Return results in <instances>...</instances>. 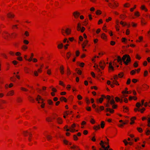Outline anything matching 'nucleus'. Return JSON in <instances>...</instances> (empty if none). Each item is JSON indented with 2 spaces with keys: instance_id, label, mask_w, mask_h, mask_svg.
Listing matches in <instances>:
<instances>
[{
  "instance_id": "obj_1",
  "label": "nucleus",
  "mask_w": 150,
  "mask_h": 150,
  "mask_svg": "<svg viewBox=\"0 0 150 150\" xmlns=\"http://www.w3.org/2000/svg\"><path fill=\"white\" fill-rule=\"evenodd\" d=\"M122 60L126 65H128L131 63V61L130 56L127 54H125L123 56Z\"/></svg>"
},
{
  "instance_id": "obj_2",
  "label": "nucleus",
  "mask_w": 150,
  "mask_h": 150,
  "mask_svg": "<svg viewBox=\"0 0 150 150\" xmlns=\"http://www.w3.org/2000/svg\"><path fill=\"white\" fill-rule=\"evenodd\" d=\"M71 29L69 28H67L65 29L64 28H62L61 30V33L64 36L66 35H70L71 33Z\"/></svg>"
},
{
  "instance_id": "obj_3",
  "label": "nucleus",
  "mask_w": 150,
  "mask_h": 150,
  "mask_svg": "<svg viewBox=\"0 0 150 150\" xmlns=\"http://www.w3.org/2000/svg\"><path fill=\"white\" fill-rule=\"evenodd\" d=\"M2 38L6 40H8L10 39V33L8 32L5 31H3L1 34Z\"/></svg>"
},
{
  "instance_id": "obj_4",
  "label": "nucleus",
  "mask_w": 150,
  "mask_h": 150,
  "mask_svg": "<svg viewBox=\"0 0 150 150\" xmlns=\"http://www.w3.org/2000/svg\"><path fill=\"white\" fill-rule=\"evenodd\" d=\"M79 126V125L78 124L76 125L75 123H73L72 124L71 126L70 127V132H78V130H76L75 129V128L76 127V126Z\"/></svg>"
},
{
  "instance_id": "obj_5",
  "label": "nucleus",
  "mask_w": 150,
  "mask_h": 150,
  "mask_svg": "<svg viewBox=\"0 0 150 150\" xmlns=\"http://www.w3.org/2000/svg\"><path fill=\"white\" fill-rule=\"evenodd\" d=\"M15 92L14 90H11L8 91L6 93V96H12L14 95Z\"/></svg>"
},
{
  "instance_id": "obj_6",
  "label": "nucleus",
  "mask_w": 150,
  "mask_h": 150,
  "mask_svg": "<svg viewBox=\"0 0 150 150\" xmlns=\"http://www.w3.org/2000/svg\"><path fill=\"white\" fill-rule=\"evenodd\" d=\"M122 58L121 59V57L118 56L117 57V59H115L114 60V61L113 62V65H115V62L116 61H117V62L121 65L122 64Z\"/></svg>"
},
{
  "instance_id": "obj_7",
  "label": "nucleus",
  "mask_w": 150,
  "mask_h": 150,
  "mask_svg": "<svg viewBox=\"0 0 150 150\" xmlns=\"http://www.w3.org/2000/svg\"><path fill=\"white\" fill-rule=\"evenodd\" d=\"M70 148L73 150H81L79 146L74 144L70 146Z\"/></svg>"
},
{
  "instance_id": "obj_8",
  "label": "nucleus",
  "mask_w": 150,
  "mask_h": 150,
  "mask_svg": "<svg viewBox=\"0 0 150 150\" xmlns=\"http://www.w3.org/2000/svg\"><path fill=\"white\" fill-rule=\"evenodd\" d=\"M72 14L75 18H77L80 15V13L78 11H75Z\"/></svg>"
},
{
  "instance_id": "obj_9",
  "label": "nucleus",
  "mask_w": 150,
  "mask_h": 150,
  "mask_svg": "<svg viewBox=\"0 0 150 150\" xmlns=\"http://www.w3.org/2000/svg\"><path fill=\"white\" fill-rule=\"evenodd\" d=\"M36 100L38 102V103H42L44 101V100L39 95H38L36 98Z\"/></svg>"
},
{
  "instance_id": "obj_10",
  "label": "nucleus",
  "mask_w": 150,
  "mask_h": 150,
  "mask_svg": "<svg viewBox=\"0 0 150 150\" xmlns=\"http://www.w3.org/2000/svg\"><path fill=\"white\" fill-rule=\"evenodd\" d=\"M113 3V5L112 6H110L111 8L114 9L115 8L119 6V3L117 1H116L114 2Z\"/></svg>"
},
{
  "instance_id": "obj_11",
  "label": "nucleus",
  "mask_w": 150,
  "mask_h": 150,
  "mask_svg": "<svg viewBox=\"0 0 150 150\" xmlns=\"http://www.w3.org/2000/svg\"><path fill=\"white\" fill-rule=\"evenodd\" d=\"M101 38L103 40L107 41V35L104 33H102L101 35Z\"/></svg>"
},
{
  "instance_id": "obj_12",
  "label": "nucleus",
  "mask_w": 150,
  "mask_h": 150,
  "mask_svg": "<svg viewBox=\"0 0 150 150\" xmlns=\"http://www.w3.org/2000/svg\"><path fill=\"white\" fill-rule=\"evenodd\" d=\"M100 144L102 148L104 149V150H109V149L106 148V147L104 145V142L103 141L101 140L100 141Z\"/></svg>"
},
{
  "instance_id": "obj_13",
  "label": "nucleus",
  "mask_w": 150,
  "mask_h": 150,
  "mask_svg": "<svg viewBox=\"0 0 150 150\" xmlns=\"http://www.w3.org/2000/svg\"><path fill=\"white\" fill-rule=\"evenodd\" d=\"M10 39L15 38L17 36V34L15 32H13L10 34Z\"/></svg>"
},
{
  "instance_id": "obj_14",
  "label": "nucleus",
  "mask_w": 150,
  "mask_h": 150,
  "mask_svg": "<svg viewBox=\"0 0 150 150\" xmlns=\"http://www.w3.org/2000/svg\"><path fill=\"white\" fill-rule=\"evenodd\" d=\"M99 66L102 69H104L105 67V64L103 61H101L99 63Z\"/></svg>"
},
{
  "instance_id": "obj_15",
  "label": "nucleus",
  "mask_w": 150,
  "mask_h": 150,
  "mask_svg": "<svg viewBox=\"0 0 150 150\" xmlns=\"http://www.w3.org/2000/svg\"><path fill=\"white\" fill-rule=\"evenodd\" d=\"M109 70L110 71H112L114 70V68L112 66V62H110L109 63Z\"/></svg>"
},
{
  "instance_id": "obj_16",
  "label": "nucleus",
  "mask_w": 150,
  "mask_h": 150,
  "mask_svg": "<svg viewBox=\"0 0 150 150\" xmlns=\"http://www.w3.org/2000/svg\"><path fill=\"white\" fill-rule=\"evenodd\" d=\"M101 97H102L100 98L99 99H97V103H98V102H99L100 103H102V102L103 100V97H105V96L103 95H102L101 96Z\"/></svg>"
},
{
  "instance_id": "obj_17",
  "label": "nucleus",
  "mask_w": 150,
  "mask_h": 150,
  "mask_svg": "<svg viewBox=\"0 0 150 150\" xmlns=\"http://www.w3.org/2000/svg\"><path fill=\"white\" fill-rule=\"evenodd\" d=\"M57 122L59 124H62L63 123V121L62 118L58 117L57 119Z\"/></svg>"
},
{
  "instance_id": "obj_18",
  "label": "nucleus",
  "mask_w": 150,
  "mask_h": 150,
  "mask_svg": "<svg viewBox=\"0 0 150 150\" xmlns=\"http://www.w3.org/2000/svg\"><path fill=\"white\" fill-rule=\"evenodd\" d=\"M140 9L142 10H144L145 12H147L148 11V9L144 5H142L141 7H140Z\"/></svg>"
},
{
  "instance_id": "obj_19",
  "label": "nucleus",
  "mask_w": 150,
  "mask_h": 150,
  "mask_svg": "<svg viewBox=\"0 0 150 150\" xmlns=\"http://www.w3.org/2000/svg\"><path fill=\"white\" fill-rule=\"evenodd\" d=\"M141 24L142 25H146L147 24V22L144 18H142L141 20Z\"/></svg>"
},
{
  "instance_id": "obj_20",
  "label": "nucleus",
  "mask_w": 150,
  "mask_h": 150,
  "mask_svg": "<svg viewBox=\"0 0 150 150\" xmlns=\"http://www.w3.org/2000/svg\"><path fill=\"white\" fill-rule=\"evenodd\" d=\"M64 67L63 65H61L60 67V71L62 74H63L64 73Z\"/></svg>"
},
{
  "instance_id": "obj_21",
  "label": "nucleus",
  "mask_w": 150,
  "mask_h": 150,
  "mask_svg": "<svg viewBox=\"0 0 150 150\" xmlns=\"http://www.w3.org/2000/svg\"><path fill=\"white\" fill-rule=\"evenodd\" d=\"M133 99L134 100H136L137 99V98L136 96H129V100L131 101Z\"/></svg>"
},
{
  "instance_id": "obj_22",
  "label": "nucleus",
  "mask_w": 150,
  "mask_h": 150,
  "mask_svg": "<svg viewBox=\"0 0 150 150\" xmlns=\"http://www.w3.org/2000/svg\"><path fill=\"white\" fill-rule=\"evenodd\" d=\"M111 80L112 81V83L117 86L119 85L120 84L117 80H113L112 79H111Z\"/></svg>"
},
{
  "instance_id": "obj_23",
  "label": "nucleus",
  "mask_w": 150,
  "mask_h": 150,
  "mask_svg": "<svg viewBox=\"0 0 150 150\" xmlns=\"http://www.w3.org/2000/svg\"><path fill=\"white\" fill-rule=\"evenodd\" d=\"M134 15L136 17H138L140 16V13L138 11H137L134 12Z\"/></svg>"
},
{
  "instance_id": "obj_24",
  "label": "nucleus",
  "mask_w": 150,
  "mask_h": 150,
  "mask_svg": "<svg viewBox=\"0 0 150 150\" xmlns=\"http://www.w3.org/2000/svg\"><path fill=\"white\" fill-rule=\"evenodd\" d=\"M7 17L9 18H13L14 17V15L11 13H8Z\"/></svg>"
},
{
  "instance_id": "obj_25",
  "label": "nucleus",
  "mask_w": 150,
  "mask_h": 150,
  "mask_svg": "<svg viewBox=\"0 0 150 150\" xmlns=\"http://www.w3.org/2000/svg\"><path fill=\"white\" fill-rule=\"evenodd\" d=\"M28 46L25 45H23L21 47L22 50L24 51H26L28 49Z\"/></svg>"
},
{
  "instance_id": "obj_26",
  "label": "nucleus",
  "mask_w": 150,
  "mask_h": 150,
  "mask_svg": "<svg viewBox=\"0 0 150 150\" xmlns=\"http://www.w3.org/2000/svg\"><path fill=\"white\" fill-rule=\"evenodd\" d=\"M136 119V117H133L131 118L130 120L131 122L130 124V125H132L134 123V121Z\"/></svg>"
},
{
  "instance_id": "obj_27",
  "label": "nucleus",
  "mask_w": 150,
  "mask_h": 150,
  "mask_svg": "<svg viewBox=\"0 0 150 150\" xmlns=\"http://www.w3.org/2000/svg\"><path fill=\"white\" fill-rule=\"evenodd\" d=\"M120 18L124 20L127 17V16L125 14H122L120 15Z\"/></svg>"
},
{
  "instance_id": "obj_28",
  "label": "nucleus",
  "mask_w": 150,
  "mask_h": 150,
  "mask_svg": "<svg viewBox=\"0 0 150 150\" xmlns=\"http://www.w3.org/2000/svg\"><path fill=\"white\" fill-rule=\"evenodd\" d=\"M34 55L33 53H32L30 54V57L28 59V61L29 62H30L32 61V59H33V58L34 57Z\"/></svg>"
},
{
  "instance_id": "obj_29",
  "label": "nucleus",
  "mask_w": 150,
  "mask_h": 150,
  "mask_svg": "<svg viewBox=\"0 0 150 150\" xmlns=\"http://www.w3.org/2000/svg\"><path fill=\"white\" fill-rule=\"evenodd\" d=\"M143 88L145 90H147L149 88V86L146 84H144L143 85Z\"/></svg>"
},
{
  "instance_id": "obj_30",
  "label": "nucleus",
  "mask_w": 150,
  "mask_h": 150,
  "mask_svg": "<svg viewBox=\"0 0 150 150\" xmlns=\"http://www.w3.org/2000/svg\"><path fill=\"white\" fill-rule=\"evenodd\" d=\"M81 24L80 23H78L77 27V30L78 31H80L81 30Z\"/></svg>"
},
{
  "instance_id": "obj_31",
  "label": "nucleus",
  "mask_w": 150,
  "mask_h": 150,
  "mask_svg": "<svg viewBox=\"0 0 150 150\" xmlns=\"http://www.w3.org/2000/svg\"><path fill=\"white\" fill-rule=\"evenodd\" d=\"M63 44H62V43H61L58 45L57 47L58 49H61L63 48Z\"/></svg>"
},
{
  "instance_id": "obj_32",
  "label": "nucleus",
  "mask_w": 150,
  "mask_h": 150,
  "mask_svg": "<svg viewBox=\"0 0 150 150\" xmlns=\"http://www.w3.org/2000/svg\"><path fill=\"white\" fill-rule=\"evenodd\" d=\"M128 122L126 121V122H123L122 124L118 125V126L120 127H122L124 125L127 124Z\"/></svg>"
},
{
  "instance_id": "obj_33",
  "label": "nucleus",
  "mask_w": 150,
  "mask_h": 150,
  "mask_svg": "<svg viewBox=\"0 0 150 150\" xmlns=\"http://www.w3.org/2000/svg\"><path fill=\"white\" fill-rule=\"evenodd\" d=\"M123 111L125 112H127L129 111L128 108L125 106H123Z\"/></svg>"
},
{
  "instance_id": "obj_34",
  "label": "nucleus",
  "mask_w": 150,
  "mask_h": 150,
  "mask_svg": "<svg viewBox=\"0 0 150 150\" xmlns=\"http://www.w3.org/2000/svg\"><path fill=\"white\" fill-rule=\"evenodd\" d=\"M93 129L95 130H97L100 129V125H95L93 126Z\"/></svg>"
},
{
  "instance_id": "obj_35",
  "label": "nucleus",
  "mask_w": 150,
  "mask_h": 150,
  "mask_svg": "<svg viewBox=\"0 0 150 150\" xmlns=\"http://www.w3.org/2000/svg\"><path fill=\"white\" fill-rule=\"evenodd\" d=\"M47 139L49 141L51 140L52 139V137L50 134H48L46 136Z\"/></svg>"
},
{
  "instance_id": "obj_36",
  "label": "nucleus",
  "mask_w": 150,
  "mask_h": 150,
  "mask_svg": "<svg viewBox=\"0 0 150 150\" xmlns=\"http://www.w3.org/2000/svg\"><path fill=\"white\" fill-rule=\"evenodd\" d=\"M50 88H51L52 89V92H56L57 91V89L53 87L52 86H51L50 87Z\"/></svg>"
},
{
  "instance_id": "obj_37",
  "label": "nucleus",
  "mask_w": 150,
  "mask_h": 150,
  "mask_svg": "<svg viewBox=\"0 0 150 150\" xmlns=\"http://www.w3.org/2000/svg\"><path fill=\"white\" fill-rule=\"evenodd\" d=\"M60 99L61 101H64L65 102H67V99L64 97H61Z\"/></svg>"
},
{
  "instance_id": "obj_38",
  "label": "nucleus",
  "mask_w": 150,
  "mask_h": 150,
  "mask_svg": "<svg viewBox=\"0 0 150 150\" xmlns=\"http://www.w3.org/2000/svg\"><path fill=\"white\" fill-rule=\"evenodd\" d=\"M122 95L121 97V98H125L128 96V95H127V94L126 93H122Z\"/></svg>"
},
{
  "instance_id": "obj_39",
  "label": "nucleus",
  "mask_w": 150,
  "mask_h": 150,
  "mask_svg": "<svg viewBox=\"0 0 150 150\" xmlns=\"http://www.w3.org/2000/svg\"><path fill=\"white\" fill-rule=\"evenodd\" d=\"M130 5L128 3H126L124 5V6L125 8H129L130 6Z\"/></svg>"
},
{
  "instance_id": "obj_40",
  "label": "nucleus",
  "mask_w": 150,
  "mask_h": 150,
  "mask_svg": "<svg viewBox=\"0 0 150 150\" xmlns=\"http://www.w3.org/2000/svg\"><path fill=\"white\" fill-rule=\"evenodd\" d=\"M136 71V69L132 70L130 72V74L132 75L135 74Z\"/></svg>"
},
{
  "instance_id": "obj_41",
  "label": "nucleus",
  "mask_w": 150,
  "mask_h": 150,
  "mask_svg": "<svg viewBox=\"0 0 150 150\" xmlns=\"http://www.w3.org/2000/svg\"><path fill=\"white\" fill-rule=\"evenodd\" d=\"M120 23L121 25H122L123 26H125L126 25H127V23L126 22H124L122 21H121Z\"/></svg>"
},
{
  "instance_id": "obj_42",
  "label": "nucleus",
  "mask_w": 150,
  "mask_h": 150,
  "mask_svg": "<svg viewBox=\"0 0 150 150\" xmlns=\"http://www.w3.org/2000/svg\"><path fill=\"white\" fill-rule=\"evenodd\" d=\"M71 54L70 52H68L67 53V55H66V57H67V59H69V58H70V56H71Z\"/></svg>"
},
{
  "instance_id": "obj_43",
  "label": "nucleus",
  "mask_w": 150,
  "mask_h": 150,
  "mask_svg": "<svg viewBox=\"0 0 150 150\" xmlns=\"http://www.w3.org/2000/svg\"><path fill=\"white\" fill-rule=\"evenodd\" d=\"M105 122L103 121H102L101 122L100 126L102 128H103L105 127Z\"/></svg>"
},
{
  "instance_id": "obj_44",
  "label": "nucleus",
  "mask_w": 150,
  "mask_h": 150,
  "mask_svg": "<svg viewBox=\"0 0 150 150\" xmlns=\"http://www.w3.org/2000/svg\"><path fill=\"white\" fill-rule=\"evenodd\" d=\"M67 74L68 75H69L71 74V71L69 67L67 68Z\"/></svg>"
},
{
  "instance_id": "obj_45",
  "label": "nucleus",
  "mask_w": 150,
  "mask_h": 150,
  "mask_svg": "<svg viewBox=\"0 0 150 150\" xmlns=\"http://www.w3.org/2000/svg\"><path fill=\"white\" fill-rule=\"evenodd\" d=\"M47 73L49 75H51L52 74L51 69H48L47 71Z\"/></svg>"
},
{
  "instance_id": "obj_46",
  "label": "nucleus",
  "mask_w": 150,
  "mask_h": 150,
  "mask_svg": "<svg viewBox=\"0 0 150 150\" xmlns=\"http://www.w3.org/2000/svg\"><path fill=\"white\" fill-rule=\"evenodd\" d=\"M93 67L95 68V69L97 71H100V69L98 68V65H95Z\"/></svg>"
},
{
  "instance_id": "obj_47",
  "label": "nucleus",
  "mask_w": 150,
  "mask_h": 150,
  "mask_svg": "<svg viewBox=\"0 0 150 150\" xmlns=\"http://www.w3.org/2000/svg\"><path fill=\"white\" fill-rule=\"evenodd\" d=\"M73 139L75 141H76L78 140V138L76 135H74L73 136Z\"/></svg>"
},
{
  "instance_id": "obj_48",
  "label": "nucleus",
  "mask_w": 150,
  "mask_h": 150,
  "mask_svg": "<svg viewBox=\"0 0 150 150\" xmlns=\"http://www.w3.org/2000/svg\"><path fill=\"white\" fill-rule=\"evenodd\" d=\"M118 76L119 78L122 77L124 76L123 73L122 72H120L118 74Z\"/></svg>"
},
{
  "instance_id": "obj_49",
  "label": "nucleus",
  "mask_w": 150,
  "mask_h": 150,
  "mask_svg": "<svg viewBox=\"0 0 150 150\" xmlns=\"http://www.w3.org/2000/svg\"><path fill=\"white\" fill-rule=\"evenodd\" d=\"M24 71L26 74H28L29 73L28 69L26 67H25L24 68Z\"/></svg>"
},
{
  "instance_id": "obj_50",
  "label": "nucleus",
  "mask_w": 150,
  "mask_h": 150,
  "mask_svg": "<svg viewBox=\"0 0 150 150\" xmlns=\"http://www.w3.org/2000/svg\"><path fill=\"white\" fill-rule=\"evenodd\" d=\"M88 42V41L87 40H85L83 42L82 45H84V46H86Z\"/></svg>"
},
{
  "instance_id": "obj_51",
  "label": "nucleus",
  "mask_w": 150,
  "mask_h": 150,
  "mask_svg": "<svg viewBox=\"0 0 150 150\" xmlns=\"http://www.w3.org/2000/svg\"><path fill=\"white\" fill-rule=\"evenodd\" d=\"M90 122L92 124H94L95 123V121L93 118H91L90 120Z\"/></svg>"
},
{
  "instance_id": "obj_52",
  "label": "nucleus",
  "mask_w": 150,
  "mask_h": 150,
  "mask_svg": "<svg viewBox=\"0 0 150 150\" xmlns=\"http://www.w3.org/2000/svg\"><path fill=\"white\" fill-rule=\"evenodd\" d=\"M76 71L77 72V73L78 74L81 75V74L82 72L81 70L78 69L77 68L76 69Z\"/></svg>"
},
{
  "instance_id": "obj_53",
  "label": "nucleus",
  "mask_w": 150,
  "mask_h": 150,
  "mask_svg": "<svg viewBox=\"0 0 150 150\" xmlns=\"http://www.w3.org/2000/svg\"><path fill=\"white\" fill-rule=\"evenodd\" d=\"M23 43L25 45H27L29 43V41L26 40H23Z\"/></svg>"
},
{
  "instance_id": "obj_54",
  "label": "nucleus",
  "mask_w": 150,
  "mask_h": 150,
  "mask_svg": "<svg viewBox=\"0 0 150 150\" xmlns=\"http://www.w3.org/2000/svg\"><path fill=\"white\" fill-rule=\"evenodd\" d=\"M24 34L26 37H28L29 36V33L27 31H26L25 32Z\"/></svg>"
},
{
  "instance_id": "obj_55",
  "label": "nucleus",
  "mask_w": 150,
  "mask_h": 150,
  "mask_svg": "<svg viewBox=\"0 0 150 150\" xmlns=\"http://www.w3.org/2000/svg\"><path fill=\"white\" fill-rule=\"evenodd\" d=\"M17 59L20 61H22L23 60L22 57L21 56L18 57H17Z\"/></svg>"
},
{
  "instance_id": "obj_56",
  "label": "nucleus",
  "mask_w": 150,
  "mask_h": 150,
  "mask_svg": "<svg viewBox=\"0 0 150 150\" xmlns=\"http://www.w3.org/2000/svg\"><path fill=\"white\" fill-rule=\"evenodd\" d=\"M47 103L50 105H52L53 104V102L50 99L48 100H47Z\"/></svg>"
},
{
  "instance_id": "obj_57",
  "label": "nucleus",
  "mask_w": 150,
  "mask_h": 150,
  "mask_svg": "<svg viewBox=\"0 0 150 150\" xmlns=\"http://www.w3.org/2000/svg\"><path fill=\"white\" fill-rule=\"evenodd\" d=\"M146 110V109L144 108H143L141 109H139V111L142 113H143L144 111Z\"/></svg>"
},
{
  "instance_id": "obj_58",
  "label": "nucleus",
  "mask_w": 150,
  "mask_h": 150,
  "mask_svg": "<svg viewBox=\"0 0 150 150\" xmlns=\"http://www.w3.org/2000/svg\"><path fill=\"white\" fill-rule=\"evenodd\" d=\"M59 84L60 85H61L63 87H65V85L64 84L63 82L61 81H59Z\"/></svg>"
},
{
  "instance_id": "obj_59",
  "label": "nucleus",
  "mask_w": 150,
  "mask_h": 150,
  "mask_svg": "<svg viewBox=\"0 0 150 150\" xmlns=\"http://www.w3.org/2000/svg\"><path fill=\"white\" fill-rule=\"evenodd\" d=\"M118 78L119 77L117 75H116L114 76L113 79H112L113 80H117L118 79Z\"/></svg>"
},
{
  "instance_id": "obj_60",
  "label": "nucleus",
  "mask_w": 150,
  "mask_h": 150,
  "mask_svg": "<svg viewBox=\"0 0 150 150\" xmlns=\"http://www.w3.org/2000/svg\"><path fill=\"white\" fill-rule=\"evenodd\" d=\"M120 26L119 25H115V28L116 30L117 31H118L120 30Z\"/></svg>"
},
{
  "instance_id": "obj_61",
  "label": "nucleus",
  "mask_w": 150,
  "mask_h": 150,
  "mask_svg": "<svg viewBox=\"0 0 150 150\" xmlns=\"http://www.w3.org/2000/svg\"><path fill=\"white\" fill-rule=\"evenodd\" d=\"M15 54L16 56L18 57L20 56L21 55V54L19 52H17L15 53Z\"/></svg>"
},
{
  "instance_id": "obj_62",
  "label": "nucleus",
  "mask_w": 150,
  "mask_h": 150,
  "mask_svg": "<svg viewBox=\"0 0 150 150\" xmlns=\"http://www.w3.org/2000/svg\"><path fill=\"white\" fill-rule=\"evenodd\" d=\"M132 26L133 27H136L137 26V24L132 22L131 23Z\"/></svg>"
},
{
  "instance_id": "obj_63",
  "label": "nucleus",
  "mask_w": 150,
  "mask_h": 150,
  "mask_svg": "<svg viewBox=\"0 0 150 150\" xmlns=\"http://www.w3.org/2000/svg\"><path fill=\"white\" fill-rule=\"evenodd\" d=\"M96 14L97 15H100L101 14V11L100 10H98L96 12Z\"/></svg>"
},
{
  "instance_id": "obj_64",
  "label": "nucleus",
  "mask_w": 150,
  "mask_h": 150,
  "mask_svg": "<svg viewBox=\"0 0 150 150\" xmlns=\"http://www.w3.org/2000/svg\"><path fill=\"white\" fill-rule=\"evenodd\" d=\"M63 143L65 145H68L69 143V141L67 140L64 139L63 141Z\"/></svg>"
}]
</instances>
